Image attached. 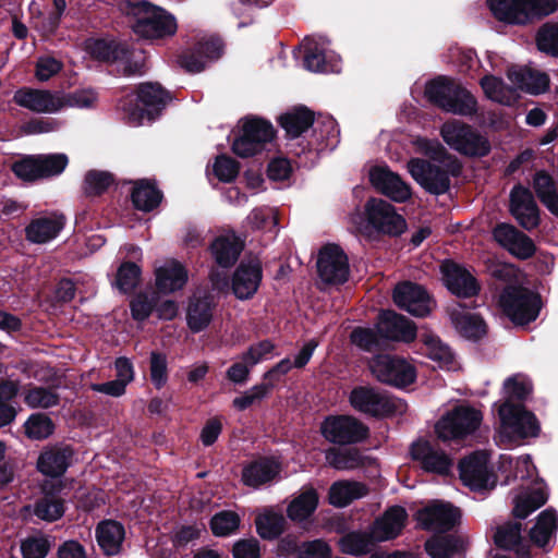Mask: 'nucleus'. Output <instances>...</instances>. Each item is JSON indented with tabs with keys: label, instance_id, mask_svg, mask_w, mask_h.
<instances>
[{
	"label": "nucleus",
	"instance_id": "obj_47",
	"mask_svg": "<svg viewBox=\"0 0 558 558\" xmlns=\"http://www.w3.org/2000/svg\"><path fill=\"white\" fill-rule=\"evenodd\" d=\"M558 527V517L554 509L542 511L535 525L530 532L531 539L539 547H545L555 536Z\"/></svg>",
	"mask_w": 558,
	"mask_h": 558
},
{
	"label": "nucleus",
	"instance_id": "obj_1",
	"mask_svg": "<svg viewBox=\"0 0 558 558\" xmlns=\"http://www.w3.org/2000/svg\"><path fill=\"white\" fill-rule=\"evenodd\" d=\"M417 150L428 155L434 162L413 158L408 162L412 178L429 193L439 195L450 187V177L461 171L457 158L446 155L445 148L437 141L418 137L414 141Z\"/></svg>",
	"mask_w": 558,
	"mask_h": 558
},
{
	"label": "nucleus",
	"instance_id": "obj_61",
	"mask_svg": "<svg viewBox=\"0 0 558 558\" xmlns=\"http://www.w3.org/2000/svg\"><path fill=\"white\" fill-rule=\"evenodd\" d=\"M113 182L112 174L107 171L90 170L84 180V191L87 195L104 193Z\"/></svg>",
	"mask_w": 558,
	"mask_h": 558
},
{
	"label": "nucleus",
	"instance_id": "obj_10",
	"mask_svg": "<svg viewBox=\"0 0 558 558\" xmlns=\"http://www.w3.org/2000/svg\"><path fill=\"white\" fill-rule=\"evenodd\" d=\"M372 374L381 383L405 387L415 380L416 372L405 360L389 354H379L369 362Z\"/></svg>",
	"mask_w": 558,
	"mask_h": 558
},
{
	"label": "nucleus",
	"instance_id": "obj_14",
	"mask_svg": "<svg viewBox=\"0 0 558 558\" xmlns=\"http://www.w3.org/2000/svg\"><path fill=\"white\" fill-rule=\"evenodd\" d=\"M317 271L326 284H342L350 274L349 260L343 250L336 244L325 245L318 254Z\"/></svg>",
	"mask_w": 558,
	"mask_h": 558
},
{
	"label": "nucleus",
	"instance_id": "obj_11",
	"mask_svg": "<svg viewBox=\"0 0 558 558\" xmlns=\"http://www.w3.org/2000/svg\"><path fill=\"white\" fill-rule=\"evenodd\" d=\"M272 137L274 129L269 122L258 118L245 119L242 134L234 140L232 150L239 157H250L262 151Z\"/></svg>",
	"mask_w": 558,
	"mask_h": 558
},
{
	"label": "nucleus",
	"instance_id": "obj_22",
	"mask_svg": "<svg viewBox=\"0 0 558 558\" xmlns=\"http://www.w3.org/2000/svg\"><path fill=\"white\" fill-rule=\"evenodd\" d=\"M223 52V44L217 37L199 40L193 51L181 57L180 63L190 73H198L213 61L218 60Z\"/></svg>",
	"mask_w": 558,
	"mask_h": 558
},
{
	"label": "nucleus",
	"instance_id": "obj_26",
	"mask_svg": "<svg viewBox=\"0 0 558 558\" xmlns=\"http://www.w3.org/2000/svg\"><path fill=\"white\" fill-rule=\"evenodd\" d=\"M63 215L49 214L31 220L25 228V238L34 244H46L54 240L64 228Z\"/></svg>",
	"mask_w": 558,
	"mask_h": 558
},
{
	"label": "nucleus",
	"instance_id": "obj_55",
	"mask_svg": "<svg viewBox=\"0 0 558 558\" xmlns=\"http://www.w3.org/2000/svg\"><path fill=\"white\" fill-rule=\"evenodd\" d=\"M61 110L65 108L88 109L96 105L97 93L92 88L74 90L72 93L60 92Z\"/></svg>",
	"mask_w": 558,
	"mask_h": 558
},
{
	"label": "nucleus",
	"instance_id": "obj_32",
	"mask_svg": "<svg viewBox=\"0 0 558 558\" xmlns=\"http://www.w3.org/2000/svg\"><path fill=\"white\" fill-rule=\"evenodd\" d=\"M508 78L514 85L517 92L522 90L537 95L547 90L549 77L546 73L530 68H511Z\"/></svg>",
	"mask_w": 558,
	"mask_h": 558
},
{
	"label": "nucleus",
	"instance_id": "obj_24",
	"mask_svg": "<svg viewBox=\"0 0 558 558\" xmlns=\"http://www.w3.org/2000/svg\"><path fill=\"white\" fill-rule=\"evenodd\" d=\"M510 210L524 229L531 230L538 226V208L529 189L520 185L512 189Z\"/></svg>",
	"mask_w": 558,
	"mask_h": 558
},
{
	"label": "nucleus",
	"instance_id": "obj_17",
	"mask_svg": "<svg viewBox=\"0 0 558 558\" xmlns=\"http://www.w3.org/2000/svg\"><path fill=\"white\" fill-rule=\"evenodd\" d=\"M393 301L398 307L413 316L424 317L433 310V301L426 290L416 283H399L393 291Z\"/></svg>",
	"mask_w": 558,
	"mask_h": 558
},
{
	"label": "nucleus",
	"instance_id": "obj_16",
	"mask_svg": "<svg viewBox=\"0 0 558 558\" xmlns=\"http://www.w3.org/2000/svg\"><path fill=\"white\" fill-rule=\"evenodd\" d=\"M460 518L458 508L442 501H434L416 512V521L421 527L438 533L453 529Z\"/></svg>",
	"mask_w": 558,
	"mask_h": 558
},
{
	"label": "nucleus",
	"instance_id": "obj_38",
	"mask_svg": "<svg viewBox=\"0 0 558 558\" xmlns=\"http://www.w3.org/2000/svg\"><path fill=\"white\" fill-rule=\"evenodd\" d=\"M494 16L508 24H525L524 0H487Z\"/></svg>",
	"mask_w": 558,
	"mask_h": 558
},
{
	"label": "nucleus",
	"instance_id": "obj_53",
	"mask_svg": "<svg viewBox=\"0 0 558 558\" xmlns=\"http://www.w3.org/2000/svg\"><path fill=\"white\" fill-rule=\"evenodd\" d=\"M64 510L63 500L49 495L41 497L33 507L34 514L47 522L59 520L63 515Z\"/></svg>",
	"mask_w": 558,
	"mask_h": 558
},
{
	"label": "nucleus",
	"instance_id": "obj_58",
	"mask_svg": "<svg viewBox=\"0 0 558 558\" xmlns=\"http://www.w3.org/2000/svg\"><path fill=\"white\" fill-rule=\"evenodd\" d=\"M24 401L32 409H47L58 404L59 396L51 388L34 387L27 391Z\"/></svg>",
	"mask_w": 558,
	"mask_h": 558
},
{
	"label": "nucleus",
	"instance_id": "obj_30",
	"mask_svg": "<svg viewBox=\"0 0 558 558\" xmlns=\"http://www.w3.org/2000/svg\"><path fill=\"white\" fill-rule=\"evenodd\" d=\"M448 312L456 330L461 336L478 339L486 333V325L482 317L466 310L462 303L451 305Z\"/></svg>",
	"mask_w": 558,
	"mask_h": 558
},
{
	"label": "nucleus",
	"instance_id": "obj_59",
	"mask_svg": "<svg viewBox=\"0 0 558 558\" xmlns=\"http://www.w3.org/2000/svg\"><path fill=\"white\" fill-rule=\"evenodd\" d=\"M156 303L157 295L155 292L138 293L130 303L132 317L138 322L147 319L156 307Z\"/></svg>",
	"mask_w": 558,
	"mask_h": 558
},
{
	"label": "nucleus",
	"instance_id": "obj_56",
	"mask_svg": "<svg viewBox=\"0 0 558 558\" xmlns=\"http://www.w3.org/2000/svg\"><path fill=\"white\" fill-rule=\"evenodd\" d=\"M24 428L29 439L41 440L48 438L53 433L54 425L47 415L35 413L25 422Z\"/></svg>",
	"mask_w": 558,
	"mask_h": 558
},
{
	"label": "nucleus",
	"instance_id": "obj_20",
	"mask_svg": "<svg viewBox=\"0 0 558 558\" xmlns=\"http://www.w3.org/2000/svg\"><path fill=\"white\" fill-rule=\"evenodd\" d=\"M13 99L20 107L36 113L53 114L61 111L60 92L25 87L15 92Z\"/></svg>",
	"mask_w": 558,
	"mask_h": 558
},
{
	"label": "nucleus",
	"instance_id": "obj_45",
	"mask_svg": "<svg viewBox=\"0 0 558 558\" xmlns=\"http://www.w3.org/2000/svg\"><path fill=\"white\" fill-rule=\"evenodd\" d=\"M533 189L543 205L558 217V193L554 179L545 171H537L533 179Z\"/></svg>",
	"mask_w": 558,
	"mask_h": 558
},
{
	"label": "nucleus",
	"instance_id": "obj_60",
	"mask_svg": "<svg viewBox=\"0 0 558 558\" xmlns=\"http://www.w3.org/2000/svg\"><path fill=\"white\" fill-rule=\"evenodd\" d=\"M36 159L41 179L60 174L69 162L64 154L37 155Z\"/></svg>",
	"mask_w": 558,
	"mask_h": 558
},
{
	"label": "nucleus",
	"instance_id": "obj_46",
	"mask_svg": "<svg viewBox=\"0 0 558 558\" xmlns=\"http://www.w3.org/2000/svg\"><path fill=\"white\" fill-rule=\"evenodd\" d=\"M558 527V517L554 509L542 511L535 525L530 532L531 539L539 547H545L555 536Z\"/></svg>",
	"mask_w": 558,
	"mask_h": 558
},
{
	"label": "nucleus",
	"instance_id": "obj_13",
	"mask_svg": "<svg viewBox=\"0 0 558 558\" xmlns=\"http://www.w3.org/2000/svg\"><path fill=\"white\" fill-rule=\"evenodd\" d=\"M320 430L328 441L340 445L362 441L368 435V427L350 415L327 417L322 423Z\"/></svg>",
	"mask_w": 558,
	"mask_h": 558
},
{
	"label": "nucleus",
	"instance_id": "obj_3",
	"mask_svg": "<svg viewBox=\"0 0 558 558\" xmlns=\"http://www.w3.org/2000/svg\"><path fill=\"white\" fill-rule=\"evenodd\" d=\"M498 444L511 446L527 437H536L541 427L536 416L522 405L504 401L498 405Z\"/></svg>",
	"mask_w": 558,
	"mask_h": 558
},
{
	"label": "nucleus",
	"instance_id": "obj_12",
	"mask_svg": "<svg viewBox=\"0 0 558 558\" xmlns=\"http://www.w3.org/2000/svg\"><path fill=\"white\" fill-rule=\"evenodd\" d=\"M365 216L369 227L388 235H399L407 229L404 218L396 208L381 198H371L365 204Z\"/></svg>",
	"mask_w": 558,
	"mask_h": 558
},
{
	"label": "nucleus",
	"instance_id": "obj_35",
	"mask_svg": "<svg viewBox=\"0 0 558 558\" xmlns=\"http://www.w3.org/2000/svg\"><path fill=\"white\" fill-rule=\"evenodd\" d=\"M423 353L436 362L438 367L448 371H456L459 364L456 360L454 353L451 349L444 343L437 336L432 333L422 335Z\"/></svg>",
	"mask_w": 558,
	"mask_h": 558
},
{
	"label": "nucleus",
	"instance_id": "obj_49",
	"mask_svg": "<svg viewBox=\"0 0 558 558\" xmlns=\"http://www.w3.org/2000/svg\"><path fill=\"white\" fill-rule=\"evenodd\" d=\"M257 533L265 539L278 537L284 530L283 515L272 509H265L255 520Z\"/></svg>",
	"mask_w": 558,
	"mask_h": 558
},
{
	"label": "nucleus",
	"instance_id": "obj_18",
	"mask_svg": "<svg viewBox=\"0 0 558 558\" xmlns=\"http://www.w3.org/2000/svg\"><path fill=\"white\" fill-rule=\"evenodd\" d=\"M329 41L319 36L318 38H306L304 43V68L311 72H339L340 58L328 51Z\"/></svg>",
	"mask_w": 558,
	"mask_h": 558
},
{
	"label": "nucleus",
	"instance_id": "obj_54",
	"mask_svg": "<svg viewBox=\"0 0 558 558\" xmlns=\"http://www.w3.org/2000/svg\"><path fill=\"white\" fill-rule=\"evenodd\" d=\"M375 541H372L369 531L367 533H349L340 538L339 547L343 554L363 555L371 551Z\"/></svg>",
	"mask_w": 558,
	"mask_h": 558
},
{
	"label": "nucleus",
	"instance_id": "obj_41",
	"mask_svg": "<svg viewBox=\"0 0 558 558\" xmlns=\"http://www.w3.org/2000/svg\"><path fill=\"white\" fill-rule=\"evenodd\" d=\"M86 49L93 58L105 62H118L128 57V45L114 40L92 39Z\"/></svg>",
	"mask_w": 558,
	"mask_h": 558
},
{
	"label": "nucleus",
	"instance_id": "obj_36",
	"mask_svg": "<svg viewBox=\"0 0 558 558\" xmlns=\"http://www.w3.org/2000/svg\"><path fill=\"white\" fill-rule=\"evenodd\" d=\"M124 535L123 525L113 520L102 521L96 529L97 543L108 556L117 555L120 551Z\"/></svg>",
	"mask_w": 558,
	"mask_h": 558
},
{
	"label": "nucleus",
	"instance_id": "obj_43",
	"mask_svg": "<svg viewBox=\"0 0 558 558\" xmlns=\"http://www.w3.org/2000/svg\"><path fill=\"white\" fill-rule=\"evenodd\" d=\"M214 304L208 296L194 298L187 308V326L194 332L205 329L213 319Z\"/></svg>",
	"mask_w": 558,
	"mask_h": 558
},
{
	"label": "nucleus",
	"instance_id": "obj_8",
	"mask_svg": "<svg viewBox=\"0 0 558 558\" xmlns=\"http://www.w3.org/2000/svg\"><path fill=\"white\" fill-rule=\"evenodd\" d=\"M440 135L452 149L470 156H485L490 150L489 142L461 121L450 120L442 124Z\"/></svg>",
	"mask_w": 558,
	"mask_h": 558
},
{
	"label": "nucleus",
	"instance_id": "obj_48",
	"mask_svg": "<svg viewBox=\"0 0 558 558\" xmlns=\"http://www.w3.org/2000/svg\"><path fill=\"white\" fill-rule=\"evenodd\" d=\"M326 462L336 470H354L364 465L365 458L357 449L331 448L325 453Z\"/></svg>",
	"mask_w": 558,
	"mask_h": 558
},
{
	"label": "nucleus",
	"instance_id": "obj_34",
	"mask_svg": "<svg viewBox=\"0 0 558 558\" xmlns=\"http://www.w3.org/2000/svg\"><path fill=\"white\" fill-rule=\"evenodd\" d=\"M280 471L279 463L274 459H259L245 465L242 471L244 485L257 488L272 481Z\"/></svg>",
	"mask_w": 558,
	"mask_h": 558
},
{
	"label": "nucleus",
	"instance_id": "obj_5",
	"mask_svg": "<svg viewBox=\"0 0 558 558\" xmlns=\"http://www.w3.org/2000/svg\"><path fill=\"white\" fill-rule=\"evenodd\" d=\"M168 93L157 83L141 84L136 95H130L120 102L124 119L133 125H141L155 118V112L166 106Z\"/></svg>",
	"mask_w": 558,
	"mask_h": 558
},
{
	"label": "nucleus",
	"instance_id": "obj_40",
	"mask_svg": "<svg viewBox=\"0 0 558 558\" xmlns=\"http://www.w3.org/2000/svg\"><path fill=\"white\" fill-rule=\"evenodd\" d=\"M367 494L364 484L354 481L335 482L329 489V502L335 507H345Z\"/></svg>",
	"mask_w": 558,
	"mask_h": 558
},
{
	"label": "nucleus",
	"instance_id": "obj_19",
	"mask_svg": "<svg viewBox=\"0 0 558 558\" xmlns=\"http://www.w3.org/2000/svg\"><path fill=\"white\" fill-rule=\"evenodd\" d=\"M263 277L260 260L243 259L232 277V291L239 300H248L256 293Z\"/></svg>",
	"mask_w": 558,
	"mask_h": 558
},
{
	"label": "nucleus",
	"instance_id": "obj_44",
	"mask_svg": "<svg viewBox=\"0 0 558 558\" xmlns=\"http://www.w3.org/2000/svg\"><path fill=\"white\" fill-rule=\"evenodd\" d=\"M162 194L149 180H138L134 183L132 202L138 210L150 211L161 202Z\"/></svg>",
	"mask_w": 558,
	"mask_h": 558
},
{
	"label": "nucleus",
	"instance_id": "obj_31",
	"mask_svg": "<svg viewBox=\"0 0 558 558\" xmlns=\"http://www.w3.org/2000/svg\"><path fill=\"white\" fill-rule=\"evenodd\" d=\"M187 278L184 266L174 259H168L155 268L156 288L163 294L181 290L187 282Z\"/></svg>",
	"mask_w": 558,
	"mask_h": 558
},
{
	"label": "nucleus",
	"instance_id": "obj_39",
	"mask_svg": "<svg viewBox=\"0 0 558 558\" xmlns=\"http://www.w3.org/2000/svg\"><path fill=\"white\" fill-rule=\"evenodd\" d=\"M480 84L489 100L502 106H512L519 97L515 87L506 85L501 78L494 75L484 76Z\"/></svg>",
	"mask_w": 558,
	"mask_h": 558
},
{
	"label": "nucleus",
	"instance_id": "obj_52",
	"mask_svg": "<svg viewBox=\"0 0 558 558\" xmlns=\"http://www.w3.org/2000/svg\"><path fill=\"white\" fill-rule=\"evenodd\" d=\"M350 338L353 344L367 352L386 349L384 339L378 332V325L375 329L362 327L355 328L351 332Z\"/></svg>",
	"mask_w": 558,
	"mask_h": 558
},
{
	"label": "nucleus",
	"instance_id": "obj_25",
	"mask_svg": "<svg viewBox=\"0 0 558 558\" xmlns=\"http://www.w3.org/2000/svg\"><path fill=\"white\" fill-rule=\"evenodd\" d=\"M377 325L386 345L390 340L410 342L416 337L414 324L392 311L383 312Z\"/></svg>",
	"mask_w": 558,
	"mask_h": 558
},
{
	"label": "nucleus",
	"instance_id": "obj_29",
	"mask_svg": "<svg viewBox=\"0 0 558 558\" xmlns=\"http://www.w3.org/2000/svg\"><path fill=\"white\" fill-rule=\"evenodd\" d=\"M446 287L456 295L469 298L478 291L473 276L460 265L452 262H445L441 265Z\"/></svg>",
	"mask_w": 558,
	"mask_h": 558
},
{
	"label": "nucleus",
	"instance_id": "obj_42",
	"mask_svg": "<svg viewBox=\"0 0 558 558\" xmlns=\"http://www.w3.org/2000/svg\"><path fill=\"white\" fill-rule=\"evenodd\" d=\"M547 492L543 484L537 483L533 488L518 495L514 499L513 513L519 519H525L530 513L547 501Z\"/></svg>",
	"mask_w": 558,
	"mask_h": 558
},
{
	"label": "nucleus",
	"instance_id": "obj_62",
	"mask_svg": "<svg viewBox=\"0 0 558 558\" xmlns=\"http://www.w3.org/2000/svg\"><path fill=\"white\" fill-rule=\"evenodd\" d=\"M532 386L529 379L521 375L509 377L504 384L505 401L522 400L531 392Z\"/></svg>",
	"mask_w": 558,
	"mask_h": 558
},
{
	"label": "nucleus",
	"instance_id": "obj_57",
	"mask_svg": "<svg viewBox=\"0 0 558 558\" xmlns=\"http://www.w3.org/2000/svg\"><path fill=\"white\" fill-rule=\"evenodd\" d=\"M240 525V517L234 511H220L210 520V529L214 535L223 537L233 534Z\"/></svg>",
	"mask_w": 558,
	"mask_h": 558
},
{
	"label": "nucleus",
	"instance_id": "obj_50",
	"mask_svg": "<svg viewBox=\"0 0 558 558\" xmlns=\"http://www.w3.org/2000/svg\"><path fill=\"white\" fill-rule=\"evenodd\" d=\"M314 122L313 113L305 108H296L280 117V124L291 137L300 136Z\"/></svg>",
	"mask_w": 558,
	"mask_h": 558
},
{
	"label": "nucleus",
	"instance_id": "obj_7",
	"mask_svg": "<svg viewBox=\"0 0 558 558\" xmlns=\"http://www.w3.org/2000/svg\"><path fill=\"white\" fill-rule=\"evenodd\" d=\"M482 413L469 405H458L444 415L436 424L435 430L439 439H462L473 434L481 425Z\"/></svg>",
	"mask_w": 558,
	"mask_h": 558
},
{
	"label": "nucleus",
	"instance_id": "obj_33",
	"mask_svg": "<svg viewBox=\"0 0 558 558\" xmlns=\"http://www.w3.org/2000/svg\"><path fill=\"white\" fill-rule=\"evenodd\" d=\"M522 524L509 522L496 529L494 534L495 544L498 547L513 550L520 558L530 557V545L524 542L521 535Z\"/></svg>",
	"mask_w": 558,
	"mask_h": 558
},
{
	"label": "nucleus",
	"instance_id": "obj_9",
	"mask_svg": "<svg viewBox=\"0 0 558 558\" xmlns=\"http://www.w3.org/2000/svg\"><path fill=\"white\" fill-rule=\"evenodd\" d=\"M499 304L504 313L519 325L535 320L539 313L538 296L520 287L506 288L500 294Z\"/></svg>",
	"mask_w": 558,
	"mask_h": 558
},
{
	"label": "nucleus",
	"instance_id": "obj_6",
	"mask_svg": "<svg viewBox=\"0 0 558 558\" xmlns=\"http://www.w3.org/2000/svg\"><path fill=\"white\" fill-rule=\"evenodd\" d=\"M349 403L357 412L372 417H387L405 411L407 404L372 386H356L349 393Z\"/></svg>",
	"mask_w": 558,
	"mask_h": 558
},
{
	"label": "nucleus",
	"instance_id": "obj_37",
	"mask_svg": "<svg viewBox=\"0 0 558 558\" xmlns=\"http://www.w3.org/2000/svg\"><path fill=\"white\" fill-rule=\"evenodd\" d=\"M211 254L216 263L225 268L232 266L243 250V243L234 234L218 236L211 244Z\"/></svg>",
	"mask_w": 558,
	"mask_h": 558
},
{
	"label": "nucleus",
	"instance_id": "obj_51",
	"mask_svg": "<svg viewBox=\"0 0 558 558\" xmlns=\"http://www.w3.org/2000/svg\"><path fill=\"white\" fill-rule=\"evenodd\" d=\"M318 496L313 488L305 489L288 507V517L293 521L306 520L316 509Z\"/></svg>",
	"mask_w": 558,
	"mask_h": 558
},
{
	"label": "nucleus",
	"instance_id": "obj_27",
	"mask_svg": "<svg viewBox=\"0 0 558 558\" xmlns=\"http://www.w3.org/2000/svg\"><path fill=\"white\" fill-rule=\"evenodd\" d=\"M411 456L427 472L445 475L449 473L452 466L451 459L428 441L414 442L411 447Z\"/></svg>",
	"mask_w": 558,
	"mask_h": 558
},
{
	"label": "nucleus",
	"instance_id": "obj_64",
	"mask_svg": "<svg viewBox=\"0 0 558 558\" xmlns=\"http://www.w3.org/2000/svg\"><path fill=\"white\" fill-rule=\"evenodd\" d=\"M537 47L541 51L558 56V24H546L537 33Z\"/></svg>",
	"mask_w": 558,
	"mask_h": 558
},
{
	"label": "nucleus",
	"instance_id": "obj_15",
	"mask_svg": "<svg viewBox=\"0 0 558 558\" xmlns=\"http://www.w3.org/2000/svg\"><path fill=\"white\" fill-rule=\"evenodd\" d=\"M489 457L484 451H476L460 462V477L464 485L473 490L492 489L496 478L488 468Z\"/></svg>",
	"mask_w": 558,
	"mask_h": 558
},
{
	"label": "nucleus",
	"instance_id": "obj_2",
	"mask_svg": "<svg viewBox=\"0 0 558 558\" xmlns=\"http://www.w3.org/2000/svg\"><path fill=\"white\" fill-rule=\"evenodd\" d=\"M119 9L132 20V29L140 37L158 39L172 36L177 32L174 16L148 1L122 0Z\"/></svg>",
	"mask_w": 558,
	"mask_h": 558
},
{
	"label": "nucleus",
	"instance_id": "obj_28",
	"mask_svg": "<svg viewBox=\"0 0 558 558\" xmlns=\"http://www.w3.org/2000/svg\"><path fill=\"white\" fill-rule=\"evenodd\" d=\"M73 450L68 446L46 447L37 459V470L49 477H59L68 470Z\"/></svg>",
	"mask_w": 558,
	"mask_h": 558
},
{
	"label": "nucleus",
	"instance_id": "obj_23",
	"mask_svg": "<svg viewBox=\"0 0 558 558\" xmlns=\"http://www.w3.org/2000/svg\"><path fill=\"white\" fill-rule=\"evenodd\" d=\"M408 513L404 508L393 506L376 519L369 527V536L375 543L396 538L405 525Z\"/></svg>",
	"mask_w": 558,
	"mask_h": 558
},
{
	"label": "nucleus",
	"instance_id": "obj_63",
	"mask_svg": "<svg viewBox=\"0 0 558 558\" xmlns=\"http://www.w3.org/2000/svg\"><path fill=\"white\" fill-rule=\"evenodd\" d=\"M140 276L141 269L136 264L124 263L118 269L116 286L122 292H130L137 286Z\"/></svg>",
	"mask_w": 558,
	"mask_h": 558
},
{
	"label": "nucleus",
	"instance_id": "obj_21",
	"mask_svg": "<svg viewBox=\"0 0 558 558\" xmlns=\"http://www.w3.org/2000/svg\"><path fill=\"white\" fill-rule=\"evenodd\" d=\"M373 186L390 199L403 203L411 197L410 186L386 166H376L369 170Z\"/></svg>",
	"mask_w": 558,
	"mask_h": 558
},
{
	"label": "nucleus",
	"instance_id": "obj_4",
	"mask_svg": "<svg viewBox=\"0 0 558 558\" xmlns=\"http://www.w3.org/2000/svg\"><path fill=\"white\" fill-rule=\"evenodd\" d=\"M429 101L446 112L469 117L477 111L475 97L462 86L446 77H438L426 85Z\"/></svg>",
	"mask_w": 558,
	"mask_h": 558
}]
</instances>
